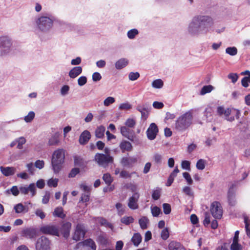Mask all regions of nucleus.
Here are the masks:
<instances>
[{
  "label": "nucleus",
  "mask_w": 250,
  "mask_h": 250,
  "mask_svg": "<svg viewBox=\"0 0 250 250\" xmlns=\"http://www.w3.org/2000/svg\"><path fill=\"white\" fill-rule=\"evenodd\" d=\"M214 20L208 15H198L194 17L188 23L187 33L191 37H198L211 33L214 25Z\"/></svg>",
  "instance_id": "f257e3e1"
},
{
  "label": "nucleus",
  "mask_w": 250,
  "mask_h": 250,
  "mask_svg": "<svg viewBox=\"0 0 250 250\" xmlns=\"http://www.w3.org/2000/svg\"><path fill=\"white\" fill-rule=\"evenodd\" d=\"M193 119L192 110L186 112L177 118L175 125V129L179 131L186 130L192 125Z\"/></svg>",
  "instance_id": "f03ea898"
},
{
  "label": "nucleus",
  "mask_w": 250,
  "mask_h": 250,
  "mask_svg": "<svg viewBox=\"0 0 250 250\" xmlns=\"http://www.w3.org/2000/svg\"><path fill=\"white\" fill-rule=\"evenodd\" d=\"M216 112L220 116H223L225 119L229 121L232 122L235 119H238L240 116V111L233 107L225 108L223 106L217 107Z\"/></svg>",
  "instance_id": "7ed1b4c3"
},
{
  "label": "nucleus",
  "mask_w": 250,
  "mask_h": 250,
  "mask_svg": "<svg viewBox=\"0 0 250 250\" xmlns=\"http://www.w3.org/2000/svg\"><path fill=\"white\" fill-rule=\"evenodd\" d=\"M62 149H59L54 151L52 155V166L55 173H58L62 167Z\"/></svg>",
  "instance_id": "20e7f679"
},
{
  "label": "nucleus",
  "mask_w": 250,
  "mask_h": 250,
  "mask_svg": "<svg viewBox=\"0 0 250 250\" xmlns=\"http://www.w3.org/2000/svg\"><path fill=\"white\" fill-rule=\"evenodd\" d=\"M94 161L99 166L105 167L109 163L113 162V158L110 155L97 153L95 155Z\"/></svg>",
  "instance_id": "39448f33"
},
{
  "label": "nucleus",
  "mask_w": 250,
  "mask_h": 250,
  "mask_svg": "<svg viewBox=\"0 0 250 250\" xmlns=\"http://www.w3.org/2000/svg\"><path fill=\"white\" fill-rule=\"evenodd\" d=\"M59 228L58 225L48 224L42 226L40 228V231L43 234L53 236L59 235Z\"/></svg>",
  "instance_id": "423d86ee"
},
{
  "label": "nucleus",
  "mask_w": 250,
  "mask_h": 250,
  "mask_svg": "<svg viewBox=\"0 0 250 250\" xmlns=\"http://www.w3.org/2000/svg\"><path fill=\"white\" fill-rule=\"evenodd\" d=\"M53 22L51 19L45 16L41 17L37 21L38 27L42 31L49 30L52 27Z\"/></svg>",
  "instance_id": "0eeeda50"
},
{
  "label": "nucleus",
  "mask_w": 250,
  "mask_h": 250,
  "mask_svg": "<svg viewBox=\"0 0 250 250\" xmlns=\"http://www.w3.org/2000/svg\"><path fill=\"white\" fill-rule=\"evenodd\" d=\"M12 45L11 40L7 36L0 37V47L1 49V55L8 53Z\"/></svg>",
  "instance_id": "6e6552de"
},
{
  "label": "nucleus",
  "mask_w": 250,
  "mask_h": 250,
  "mask_svg": "<svg viewBox=\"0 0 250 250\" xmlns=\"http://www.w3.org/2000/svg\"><path fill=\"white\" fill-rule=\"evenodd\" d=\"M36 250H50V242L44 236L39 238L36 244Z\"/></svg>",
  "instance_id": "1a4fd4ad"
},
{
  "label": "nucleus",
  "mask_w": 250,
  "mask_h": 250,
  "mask_svg": "<svg viewBox=\"0 0 250 250\" xmlns=\"http://www.w3.org/2000/svg\"><path fill=\"white\" fill-rule=\"evenodd\" d=\"M210 212L212 215L216 219L221 218L223 214L222 208L218 202H213L210 206Z\"/></svg>",
  "instance_id": "9d476101"
},
{
  "label": "nucleus",
  "mask_w": 250,
  "mask_h": 250,
  "mask_svg": "<svg viewBox=\"0 0 250 250\" xmlns=\"http://www.w3.org/2000/svg\"><path fill=\"white\" fill-rule=\"evenodd\" d=\"M158 132V128L155 123H151L147 128L146 133V136L149 140H154Z\"/></svg>",
  "instance_id": "9b49d317"
},
{
  "label": "nucleus",
  "mask_w": 250,
  "mask_h": 250,
  "mask_svg": "<svg viewBox=\"0 0 250 250\" xmlns=\"http://www.w3.org/2000/svg\"><path fill=\"white\" fill-rule=\"evenodd\" d=\"M136 109L139 111L141 114L142 119L146 120L148 118L150 107H149L148 104L146 103L143 104H139L136 107Z\"/></svg>",
  "instance_id": "f8f14e48"
},
{
  "label": "nucleus",
  "mask_w": 250,
  "mask_h": 250,
  "mask_svg": "<svg viewBox=\"0 0 250 250\" xmlns=\"http://www.w3.org/2000/svg\"><path fill=\"white\" fill-rule=\"evenodd\" d=\"M85 233V230L83 225L78 224L73 236V239L76 241L80 240L83 239Z\"/></svg>",
  "instance_id": "ddd939ff"
},
{
  "label": "nucleus",
  "mask_w": 250,
  "mask_h": 250,
  "mask_svg": "<svg viewBox=\"0 0 250 250\" xmlns=\"http://www.w3.org/2000/svg\"><path fill=\"white\" fill-rule=\"evenodd\" d=\"M139 197V194L138 192H136L129 198L127 205L129 208L134 210L138 208L139 206L137 202Z\"/></svg>",
  "instance_id": "4468645a"
},
{
  "label": "nucleus",
  "mask_w": 250,
  "mask_h": 250,
  "mask_svg": "<svg viewBox=\"0 0 250 250\" xmlns=\"http://www.w3.org/2000/svg\"><path fill=\"white\" fill-rule=\"evenodd\" d=\"M20 191L23 194H27L29 191H30L32 196H34L36 194L35 185L34 183H31L28 187H21L20 188Z\"/></svg>",
  "instance_id": "2eb2a0df"
},
{
  "label": "nucleus",
  "mask_w": 250,
  "mask_h": 250,
  "mask_svg": "<svg viewBox=\"0 0 250 250\" xmlns=\"http://www.w3.org/2000/svg\"><path fill=\"white\" fill-rule=\"evenodd\" d=\"M22 236L30 239L35 238L37 235V232L36 229L34 228H26L23 229L21 232Z\"/></svg>",
  "instance_id": "dca6fc26"
},
{
  "label": "nucleus",
  "mask_w": 250,
  "mask_h": 250,
  "mask_svg": "<svg viewBox=\"0 0 250 250\" xmlns=\"http://www.w3.org/2000/svg\"><path fill=\"white\" fill-rule=\"evenodd\" d=\"M80 188L85 193L82 195L80 202H87L89 200V194L90 188L84 184H82L80 185Z\"/></svg>",
  "instance_id": "f3484780"
},
{
  "label": "nucleus",
  "mask_w": 250,
  "mask_h": 250,
  "mask_svg": "<svg viewBox=\"0 0 250 250\" xmlns=\"http://www.w3.org/2000/svg\"><path fill=\"white\" fill-rule=\"evenodd\" d=\"M90 138L91 135L90 132L88 130H85L81 133L79 141L81 145H84L88 142Z\"/></svg>",
  "instance_id": "a211bd4d"
},
{
  "label": "nucleus",
  "mask_w": 250,
  "mask_h": 250,
  "mask_svg": "<svg viewBox=\"0 0 250 250\" xmlns=\"http://www.w3.org/2000/svg\"><path fill=\"white\" fill-rule=\"evenodd\" d=\"M137 162V158L135 157H124L121 160V164L124 167H131Z\"/></svg>",
  "instance_id": "6ab92c4d"
},
{
  "label": "nucleus",
  "mask_w": 250,
  "mask_h": 250,
  "mask_svg": "<svg viewBox=\"0 0 250 250\" xmlns=\"http://www.w3.org/2000/svg\"><path fill=\"white\" fill-rule=\"evenodd\" d=\"M1 172L5 176H9L13 175L16 172V168L14 167H0Z\"/></svg>",
  "instance_id": "aec40b11"
},
{
  "label": "nucleus",
  "mask_w": 250,
  "mask_h": 250,
  "mask_svg": "<svg viewBox=\"0 0 250 250\" xmlns=\"http://www.w3.org/2000/svg\"><path fill=\"white\" fill-rule=\"evenodd\" d=\"M168 250H186L184 246L179 242L172 241L168 245Z\"/></svg>",
  "instance_id": "412c9836"
},
{
  "label": "nucleus",
  "mask_w": 250,
  "mask_h": 250,
  "mask_svg": "<svg viewBox=\"0 0 250 250\" xmlns=\"http://www.w3.org/2000/svg\"><path fill=\"white\" fill-rule=\"evenodd\" d=\"M82 245L90 248L92 250H96V245L95 242L91 239L85 240L83 242L79 243L78 244V246H81Z\"/></svg>",
  "instance_id": "4be33fe9"
},
{
  "label": "nucleus",
  "mask_w": 250,
  "mask_h": 250,
  "mask_svg": "<svg viewBox=\"0 0 250 250\" xmlns=\"http://www.w3.org/2000/svg\"><path fill=\"white\" fill-rule=\"evenodd\" d=\"M82 72V68L81 66L73 67L69 72V76L71 78L74 79L80 75Z\"/></svg>",
  "instance_id": "5701e85b"
},
{
  "label": "nucleus",
  "mask_w": 250,
  "mask_h": 250,
  "mask_svg": "<svg viewBox=\"0 0 250 250\" xmlns=\"http://www.w3.org/2000/svg\"><path fill=\"white\" fill-rule=\"evenodd\" d=\"M233 187L234 185H232L229 188L228 193V198L229 203L232 206L234 205L235 204V192L233 189Z\"/></svg>",
  "instance_id": "b1692460"
},
{
  "label": "nucleus",
  "mask_w": 250,
  "mask_h": 250,
  "mask_svg": "<svg viewBox=\"0 0 250 250\" xmlns=\"http://www.w3.org/2000/svg\"><path fill=\"white\" fill-rule=\"evenodd\" d=\"M128 63V60L125 58H121L118 60L115 64L117 69H121L125 67Z\"/></svg>",
  "instance_id": "393cba45"
},
{
  "label": "nucleus",
  "mask_w": 250,
  "mask_h": 250,
  "mask_svg": "<svg viewBox=\"0 0 250 250\" xmlns=\"http://www.w3.org/2000/svg\"><path fill=\"white\" fill-rule=\"evenodd\" d=\"M120 149L122 150L123 152L125 151H129L132 149L131 144L126 141H122L120 145Z\"/></svg>",
  "instance_id": "a878e982"
},
{
  "label": "nucleus",
  "mask_w": 250,
  "mask_h": 250,
  "mask_svg": "<svg viewBox=\"0 0 250 250\" xmlns=\"http://www.w3.org/2000/svg\"><path fill=\"white\" fill-rule=\"evenodd\" d=\"M96 221L97 223L100 224L102 226H104L105 227H108L110 228L111 230L113 229V225L111 223L107 222V220L104 218L98 217L97 218H96Z\"/></svg>",
  "instance_id": "bb28decb"
},
{
  "label": "nucleus",
  "mask_w": 250,
  "mask_h": 250,
  "mask_svg": "<svg viewBox=\"0 0 250 250\" xmlns=\"http://www.w3.org/2000/svg\"><path fill=\"white\" fill-rule=\"evenodd\" d=\"M14 208L17 213H21L23 212H27L28 211V209H26V207L21 203H19L16 205Z\"/></svg>",
  "instance_id": "cd10ccee"
},
{
  "label": "nucleus",
  "mask_w": 250,
  "mask_h": 250,
  "mask_svg": "<svg viewBox=\"0 0 250 250\" xmlns=\"http://www.w3.org/2000/svg\"><path fill=\"white\" fill-rule=\"evenodd\" d=\"M131 241L135 246H138L142 241V236L139 233H135L131 238Z\"/></svg>",
  "instance_id": "c85d7f7f"
},
{
  "label": "nucleus",
  "mask_w": 250,
  "mask_h": 250,
  "mask_svg": "<svg viewBox=\"0 0 250 250\" xmlns=\"http://www.w3.org/2000/svg\"><path fill=\"white\" fill-rule=\"evenodd\" d=\"M105 130V128L101 125L97 128L95 130V135L98 138H101L104 136V133Z\"/></svg>",
  "instance_id": "c756f323"
},
{
  "label": "nucleus",
  "mask_w": 250,
  "mask_h": 250,
  "mask_svg": "<svg viewBox=\"0 0 250 250\" xmlns=\"http://www.w3.org/2000/svg\"><path fill=\"white\" fill-rule=\"evenodd\" d=\"M60 134L56 133L48 141L49 145H56L59 142Z\"/></svg>",
  "instance_id": "7c9ffc66"
},
{
  "label": "nucleus",
  "mask_w": 250,
  "mask_h": 250,
  "mask_svg": "<svg viewBox=\"0 0 250 250\" xmlns=\"http://www.w3.org/2000/svg\"><path fill=\"white\" fill-rule=\"evenodd\" d=\"M214 89V87L211 85H208L204 86L200 92V95H204L205 94L210 93Z\"/></svg>",
  "instance_id": "2f4dec72"
},
{
  "label": "nucleus",
  "mask_w": 250,
  "mask_h": 250,
  "mask_svg": "<svg viewBox=\"0 0 250 250\" xmlns=\"http://www.w3.org/2000/svg\"><path fill=\"white\" fill-rule=\"evenodd\" d=\"M71 224L69 222L63 223V237H67L69 234Z\"/></svg>",
  "instance_id": "473e14b6"
},
{
  "label": "nucleus",
  "mask_w": 250,
  "mask_h": 250,
  "mask_svg": "<svg viewBox=\"0 0 250 250\" xmlns=\"http://www.w3.org/2000/svg\"><path fill=\"white\" fill-rule=\"evenodd\" d=\"M225 52L227 54L234 56L237 54L238 51L236 47L233 46L227 47L225 50Z\"/></svg>",
  "instance_id": "72a5a7b5"
},
{
  "label": "nucleus",
  "mask_w": 250,
  "mask_h": 250,
  "mask_svg": "<svg viewBox=\"0 0 250 250\" xmlns=\"http://www.w3.org/2000/svg\"><path fill=\"white\" fill-rule=\"evenodd\" d=\"M134 220V219L132 216H125L121 218V222L126 225H128L132 223Z\"/></svg>",
  "instance_id": "f704fd0d"
},
{
  "label": "nucleus",
  "mask_w": 250,
  "mask_h": 250,
  "mask_svg": "<svg viewBox=\"0 0 250 250\" xmlns=\"http://www.w3.org/2000/svg\"><path fill=\"white\" fill-rule=\"evenodd\" d=\"M160 235L163 240H167L169 236L168 229L167 228H164L160 232Z\"/></svg>",
  "instance_id": "c9c22d12"
},
{
  "label": "nucleus",
  "mask_w": 250,
  "mask_h": 250,
  "mask_svg": "<svg viewBox=\"0 0 250 250\" xmlns=\"http://www.w3.org/2000/svg\"><path fill=\"white\" fill-rule=\"evenodd\" d=\"M103 179L104 181V182L108 186H109L113 181V178L111 177V175L108 173H105L104 174L103 176Z\"/></svg>",
  "instance_id": "e433bc0d"
},
{
  "label": "nucleus",
  "mask_w": 250,
  "mask_h": 250,
  "mask_svg": "<svg viewBox=\"0 0 250 250\" xmlns=\"http://www.w3.org/2000/svg\"><path fill=\"white\" fill-rule=\"evenodd\" d=\"M148 223V219L146 217H143L140 219L139 220V223L140 224V227L142 229H146L147 228V224Z\"/></svg>",
  "instance_id": "4c0bfd02"
},
{
  "label": "nucleus",
  "mask_w": 250,
  "mask_h": 250,
  "mask_svg": "<svg viewBox=\"0 0 250 250\" xmlns=\"http://www.w3.org/2000/svg\"><path fill=\"white\" fill-rule=\"evenodd\" d=\"M244 223L245 224V229L247 235L250 237V220L248 217L246 216L244 217Z\"/></svg>",
  "instance_id": "58836bf2"
},
{
  "label": "nucleus",
  "mask_w": 250,
  "mask_h": 250,
  "mask_svg": "<svg viewBox=\"0 0 250 250\" xmlns=\"http://www.w3.org/2000/svg\"><path fill=\"white\" fill-rule=\"evenodd\" d=\"M120 132L123 136L125 137H126L128 139L130 133V130L127 126H123L120 127Z\"/></svg>",
  "instance_id": "ea45409f"
},
{
  "label": "nucleus",
  "mask_w": 250,
  "mask_h": 250,
  "mask_svg": "<svg viewBox=\"0 0 250 250\" xmlns=\"http://www.w3.org/2000/svg\"><path fill=\"white\" fill-rule=\"evenodd\" d=\"M164 84L163 82L161 79H157L152 83V86L155 88H161Z\"/></svg>",
  "instance_id": "a19ab883"
},
{
  "label": "nucleus",
  "mask_w": 250,
  "mask_h": 250,
  "mask_svg": "<svg viewBox=\"0 0 250 250\" xmlns=\"http://www.w3.org/2000/svg\"><path fill=\"white\" fill-rule=\"evenodd\" d=\"M161 194V189L159 188H156L152 192V197L154 200H157L160 198Z\"/></svg>",
  "instance_id": "79ce46f5"
},
{
  "label": "nucleus",
  "mask_w": 250,
  "mask_h": 250,
  "mask_svg": "<svg viewBox=\"0 0 250 250\" xmlns=\"http://www.w3.org/2000/svg\"><path fill=\"white\" fill-rule=\"evenodd\" d=\"M132 105L128 102L122 103L119 105V109L120 110H128L132 108Z\"/></svg>",
  "instance_id": "37998d69"
},
{
  "label": "nucleus",
  "mask_w": 250,
  "mask_h": 250,
  "mask_svg": "<svg viewBox=\"0 0 250 250\" xmlns=\"http://www.w3.org/2000/svg\"><path fill=\"white\" fill-rule=\"evenodd\" d=\"M153 159L155 163L158 164H161L163 160V155L158 153H156L154 154L153 156Z\"/></svg>",
  "instance_id": "c03bdc74"
},
{
  "label": "nucleus",
  "mask_w": 250,
  "mask_h": 250,
  "mask_svg": "<svg viewBox=\"0 0 250 250\" xmlns=\"http://www.w3.org/2000/svg\"><path fill=\"white\" fill-rule=\"evenodd\" d=\"M115 99L113 97H108L104 101V105L105 106H108L111 104L114 103Z\"/></svg>",
  "instance_id": "a18cd8bd"
},
{
  "label": "nucleus",
  "mask_w": 250,
  "mask_h": 250,
  "mask_svg": "<svg viewBox=\"0 0 250 250\" xmlns=\"http://www.w3.org/2000/svg\"><path fill=\"white\" fill-rule=\"evenodd\" d=\"M206 161L203 159L199 160L196 163V167L199 170H203L205 167Z\"/></svg>",
  "instance_id": "49530a36"
},
{
  "label": "nucleus",
  "mask_w": 250,
  "mask_h": 250,
  "mask_svg": "<svg viewBox=\"0 0 250 250\" xmlns=\"http://www.w3.org/2000/svg\"><path fill=\"white\" fill-rule=\"evenodd\" d=\"M138 33V31L136 29H133L127 32V35L129 39H133Z\"/></svg>",
  "instance_id": "de8ad7c7"
},
{
  "label": "nucleus",
  "mask_w": 250,
  "mask_h": 250,
  "mask_svg": "<svg viewBox=\"0 0 250 250\" xmlns=\"http://www.w3.org/2000/svg\"><path fill=\"white\" fill-rule=\"evenodd\" d=\"M58 180L57 179L51 178L47 181V185L49 187H57L58 186Z\"/></svg>",
  "instance_id": "09e8293b"
},
{
  "label": "nucleus",
  "mask_w": 250,
  "mask_h": 250,
  "mask_svg": "<svg viewBox=\"0 0 250 250\" xmlns=\"http://www.w3.org/2000/svg\"><path fill=\"white\" fill-rule=\"evenodd\" d=\"M53 215L62 219V207L56 208L53 212Z\"/></svg>",
  "instance_id": "8fccbe9b"
},
{
  "label": "nucleus",
  "mask_w": 250,
  "mask_h": 250,
  "mask_svg": "<svg viewBox=\"0 0 250 250\" xmlns=\"http://www.w3.org/2000/svg\"><path fill=\"white\" fill-rule=\"evenodd\" d=\"M17 148L18 149H22V145L26 143V139L23 137H21L17 139Z\"/></svg>",
  "instance_id": "3c124183"
},
{
  "label": "nucleus",
  "mask_w": 250,
  "mask_h": 250,
  "mask_svg": "<svg viewBox=\"0 0 250 250\" xmlns=\"http://www.w3.org/2000/svg\"><path fill=\"white\" fill-rule=\"evenodd\" d=\"M228 78L231 80L232 83H235L237 81L239 76L237 73H230L228 75Z\"/></svg>",
  "instance_id": "603ef678"
},
{
  "label": "nucleus",
  "mask_w": 250,
  "mask_h": 250,
  "mask_svg": "<svg viewBox=\"0 0 250 250\" xmlns=\"http://www.w3.org/2000/svg\"><path fill=\"white\" fill-rule=\"evenodd\" d=\"M136 122L134 119L132 118L127 119L125 122V125L128 127H134L135 125Z\"/></svg>",
  "instance_id": "864d4df0"
},
{
  "label": "nucleus",
  "mask_w": 250,
  "mask_h": 250,
  "mask_svg": "<svg viewBox=\"0 0 250 250\" xmlns=\"http://www.w3.org/2000/svg\"><path fill=\"white\" fill-rule=\"evenodd\" d=\"M242 246L238 244V241H233V242L230 246L231 250H241Z\"/></svg>",
  "instance_id": "5fc2aeb1"
},
{
  "label": "nucleus",
  "mask_w": 250,
  "mask_h": 250,
  "mask_svg": "<svg viewBox=\"0 0 250 250\" xmlns=\"http://www.w3.org/2000/svg\"><path fill=\"white\" fill-rule=\"evenodd\" d=\"M51 193L49 191H45L44 195L42 199V203L43 204H46L48 203L50 198Z\"/></svg>",
  "instance_id": "6e6d98bb"
},
{
  "label": "nucleus",
  "mask_w": 250,
  "mask_h": 250,
  "mask_svg": "<svg viewBox=\"0 0 250 250\" xmlns=\"http://www.w3.org/2000/svg\"><path fill=\"white\" fill-rule=\"evenodd\" d=\"M151 211L152 215L154 217H157L160 213L161 209L155 206L154 207H151Z\"/></svg>",
  "instance_id": "4d7b16f0"
},
{
  "label": "nucleus",
  "mask_w": 250,
  "mask_h": 250,
  "mask_svg": "<svg viewBox=\"0 0 250 250\" xmlns=\"http://www.w3.org/2000/svg\"><path fill=\"white\" fill-rule=\"evenodd\" d=\"M35 117V113L33 111H30L28 115L24 117V120L26 123L31 122Z\"/></svg>",
  "instance_id": "13d9d810"
},
{
  "label": "nucleus",
  "mask_w": 250,
  "mask_h": 250,
  "mask_svg": "<svg viewBox=\"0 0 250 250\" xmlns=\"http://www.w3.org/2000/svg\"><path fill=\"white\" fill-rule=\"evenodd\" d=\"M213 110L210 106H207L204 112V115L208 119L211 116Z\"/></svg>",
  "instance_id": "bf43d9fd"
},
{
  "label": "nucleus",
  "mask_w": 250,
  "mask_h": 250,
  "mask_svg": "<svg viewBox=\"0 0 250 250\" xmlns=\"http://www.w3.org/2000/svg\"><path fill=\"white\" fill-rule=\"evenodd\" d=\"M250 83V77H245L241 80V84L244 87H248Z\"/></svg>",
  "instance_id": "052dcab7"
},
{
  "label": "nucleus",
  "mask_w": 250,
  "mask_h": 250,
  "mask_svg": "<svg viewBox=\"0 0 250 250\" xmlns=\"http://www.w3.org/2000/svg\"><path fill=\"white\" fill-rule=\"evenodd\" d=\"M140 76L138 72H130L128 75V78L131 81L136 80Z\"/></svg>",
  "instance_id": "680f3d73"
},
{
  "label": "nucleus",
  "mask_w": 250,
  "mask_h": 250,
  "mask_svg": "<svg viewBox=\"0 0 250 250\" xmlns=\"http://www.w3.org/2000/svg\"><path fill=\"white\" fill-rule=\"evenodd\" d=\"M164 212L166 214H168L171 212V207L169 204L164 203L163 204Z\"/></svg>",
  "instance_id": "e2e57ef3"
},
{
  "label": "nucleus",
  "mask_w": 250,
  "mask_h": 250,
  "mask_svg": "<svg viewBox=\"0 0 250 250\" xmlns=\"http://www.w3.org/2000/svg\"><path fill=\"white\" fill-rule=\"evenodd\" d=\"M190 163L188 161H183L181 163V167L182 168L188 170H190Z\"/></svg>",
  "instance_id": "0e129e2a"
},
{
  "label": "nucleus",
  "mask_w": 250,
  "mask_h": 250,
  "mask_svg": "<svg viewBox=\"0 0 250 250\" xmlns=\"http://www.w3.org/2000/svg\"><path fill=\"white\" fill-rule=\"evenodd\" d=\"M183 176L184 178L186 180L188 184L191 185L192 184L193 180L191 179V176L188 173L186 172H184L183 173Z\"/></svg>",
  "instance_id": "69168bd1"
},
{
  "label": "nucleus",
  "mask_w": 250,
  "mask_h": 250,
  "mask_svg": "<svg viewBox=\"0 0 250 250\" xmlns=\"http://www.w3.org/2000/svg\"><path fill=\"white\" fill-rule=\"evenodd\" d=\"M87 83V78L85 76H81L78 79V84L79 86H83Z\"/></svg>",
  "instance_id": "338daca9"
},
{
  "label": "nucleus",
  "mask_w": 250,
  "mask_h": 250,
  "mask_svg": "<svg viewBox=\"0 0 250 250\" xmlns=\"http://www.w3.org/2000/svg\"><path fill=\"white\" fill-rule=\"evenodd\" d=\"M44 162L43 160H38L35 163V166L39 169H42L44 167Z\"/></svg>",
  "instance_id": "774afa93"
}]
</instances>
